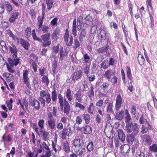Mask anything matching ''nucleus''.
<instances>
[{"label": "nucleus", "mask_w": 157, "mask_h": 157, "mask_svg": "<svg viewBox=\"0 0 157 157\" xmlns=\"http://www.w3.org/2000/svg\"><path fill=\"white\" fill-rule=\"evenodd\" d=\"M9 52L12 55V58L8 59V62L11 66H17L19 63V58L17 56L18 49L13 44L9 46Z\"/></svg>", "instance_id": "f257e3e1"}, {"label": "nucleus", "mask_w": 157, "mask_h": 157, "mask_svg": "<svg viewBox=\"0 0 157 157\" xmlns=\"http://www.w3.org/2000/svg\"><path fill=\"white\" fill-rule=\"evenodd\" d=\"M139 125L131 121V123L126 124L125 131L128 133H132L128 136L130 139L133 140L135 136H137L139 132Z\"/></svg>", "instance_id": "f03ea898"}, {"label": "nucleus", "mask_w": 157, "mask_h": 157, "mask_svg": "<svg viewBox=\"0 0 157 157\" xmlns=\"http://www.w3.org/2000/svg\"><path fill=\"white\" fill-rule=\"evenodd\" d=\"M83 17L80 16L77 19V21L79 22V24L78 25V23H77L76 20L74 19L73 21V27L72 29V33L75 36L76 35V27H77L78 29L79 30L81 28V23L82 22V21H81V20L82 19Z\"/></svg>", "instance_id": "7ed1b4c3"}, {"label": "nucleus", "mask_w": 157, "mask_h": 157, "mask_svg": "<svg viewBox=\"0 0 157 157\" xmlns=\"http://www.w3.org/2000/svg\"><path fill=\"white\" fill-rule=\"evenodd\" d=\"M51 34L48 33L47 34H44L41 36L42 41L43 40V42L42 46L43 47H46L50 45L51 44L50 40Z\"/></svg>", "instance_id": "20e7f679"}, {"label": "nucleus", "mask_w": 157, "mask_h": 157, "mask_svg": "<svg viewBox=\"0 0 157 157\" xmlns=\"http://www.w3.org/2000/svg\"><path fill=\"white\" fill-rule=\"evenodd\" d=\"M29 71L26 70L23 71V72L22 81L24 84L26 86L29 88H31L30 82V77L29 75Z\"/></svg>", "instance_id": "39448f33"}, {"label": "nucleus", "mask_w": 157, "mask_h": 157, "mask_svg": "<svg viewBox=\"0 0 157 157\" xmlns=\"http://www.w3.org/2000/svg\"><path fill=\"white\" fill-rule=\"evenodd\" d=\"M61 110V111L67 115L69 113L70 110V105L66 100V99H64V104H63V105L60 106Z\"/></svg>", "instance_id": "423d86ee"}, {"label": "nucleus", "mask_w": 157, "mask_h": 157, "mask_svg": "<svg viewBox=\"0 0 157 157\" xmlns=\"http://www.w3.org/2000/svg\"><path fill=\"white\" fill-rule=\"evenodd\" d=\"M64 41L66 45L68 46H71L73 43V37L72 36L69 35L68 32H66L63 37Z\"/></svg>", "instance_id": "0eeeda50"}, {"label": "nucleus", "mask_w": 157, "mask_h": 157, "mask_svg": "<svg viewBox=\"0 0 157 157\" xmlns=\"http://www.w3.org/2000/svg\"><path fill=\"white\" fill-rule=\"evenodd\" d=\"M29 102L31 105L34 108V109L39 110L40 108V103L39 101L33 98L29 99Z\"/></svg>", "instance_id": "6e6552de"}, {"label": "nucleus", "mask_w": 157, "mask_h": 157, "mask_svg": "<svg viewBox=\"0 0 157 157\" xmlns=\"http://www.w3.org/2000/svg\"><path fill=\"white\" fill-rule=\"evenodd\" d=\"M123 99L121 96L119 94L118 95L116 98L115 106V109L116 111H118L121 107Z\"/></svg>", "instance_id": "1a4fd4ad"}, {"label": "nucleus", "mask_w": 157, "mask_h": 157, "mask_svg": "<svg viewBox=\"0 0 157 157\" xmlns=\"http://www.w3.org/2000/svg\"><path fill=\"white\" fill-rule=\"evenodd\" d=\"M83 73L81 70H77L73 73L71 75L72 80L74 81L80 79L82 77Z\"/></svg>", "instance_id": "9d476101"}, {"label": "nucleus", "mask_w": 157, "mask_h": 157, "mask_svg": "<svg viewBox=\"0 0 157 157\" xmlns=\"http://www.w3.org/2000/svg\"><path fill=\"white\" fill-rule=\"evenodd\" d=\"M19 13L16 11L13 12L11 15L9 19V21L10 23H14L19 18Z\"/></svg>", "instance_id": "9b49d317"}, {"label": "nucleus", "mask_w": 157, "mask_h": 157, "mask_svg": "<svg viewBox=\"0 0 157 157\" xmlns=\"http://www.w3.org/2000/svg\"><path fill=\"white\" fill-rule=\"evenodd\" d=\"M17 43L21 44V45L26 50H28L30 46L29 41L25 40L21 38H19Z\"/></svg>", "instance_id": "f8f14e48"}, {"label": "nucleus", "mask_w": 157, "mask_h": 157, "mask_svg": "<svg viewBox=\"0 0 157 157\" xmlns=\"http://www.w3.org/2000/svg\"><path fill=\"white\" fill-rule=\"evenodd\" d=\"M72 144L75 148L77 147L83 146L84 142L82 140L80 139H75L72 141Z\"/></svg>", "instance_id": "ddd939ff"}, {"label": "nucleus", "mask_w": 157, "mask_h": 157, "mask_svg": "<svg viewBox=\"0 0 157 157\" xmlns=\"http://www.w3.org/2000/svg\"><path fill=\"white\" fill-rule=\"evenodd\" d=\"M117 132L118 134L119 139L122 142H124L125 140L126 136L123 130L122 129H118L117 130Z\"/></svg>", "instance_id": "4468645a"}, {"label": "nucleus", "mask_w": 157, "mask_h": 157, "mask_svg": "<svg viewBox=\"0 0 157 157\" xmlns=\"http://www.w3.org/2000/svg\"><path fill=\"white\" fill-rule=\"evenodd\" d=\"M116 113L115 118L118 120L121 121L124 118V111L122 109L120 111Z\"/></svg>", "instance_id": "2eb2a0df"}, {"label": "nucleus", "mask_w": 157, "mask_h": 157, "mask_svg": "<svg viewBox=\"0 0 157 157\" xmlns=\"http://www.w3.org/2000/svg\"><path fill=\"white\" fill-rule=\"evenodd\" d=\"M70 132L68 129L66 128H63L60 132V136L63 139H66V136H69L70 134Z\"/></svg>", "instance_id": "dca6fc26"}, {"label": "nucleus", "mask_w": 157, "mask_h": 157, "mask_svg": "<svg viewBox=\"0 0 157 157\" xmlns=\"http://www.w3.org/2000/svg\"><path fill=\"white\" fill-rule=\"evenodd\" d=\"M74 150L78 155H81L85 152V148L83 146L77 147L74 148Z\"/></svg>", "instance_id": "f3484780"}, {"label": "nucleus", "mask_w": 157, "mask_h": 157, "mask_svg": "<svg viewBox=\"0 0 157 157\" xmlns=\"http://www.w3.org/2000/svg\"><path fill=\"white\" fill-rule=\"evenodd\" d=\"M49 29V27L45 25H42L39 27L37 29V31L39 33L43 32V33L48 32Z\"/></svg>", "instance_id": "a211bd4d"}, {"label": "nucleus", "mask_w": 157, "mask_h": 157, "mask_svg": "<svg viewBox=\"0 0 157 157\" xmlns=\"http://www.w3.org/2000/svg\"><path fill=\"white\" fill-rule=\"evenodd\" d=\"M48 125L49 128L51 131L56 129V121L55 120L48 121Z\"/></svg>", "instance_id": "6ab92c4d"}, {"label": "nucleus", "mask_w": 157, "mask_h": 157, "mask_svg": "<svg viewBox=\"0 0 157 157\" xmlns=\"http://www.w3.org/2000/svg\"><path fill=\"white\" fill-rule=\"evenodd\" d=\"M114 74V72L113 70L112 69H109L105 72L104 76L105 78L109 80L110 79L112 76Z\"/></svg>", "instance_id": "aec40b11"}, {"label": "nucleus", "mask_w": 157, "mask_h": 157, "mask_svg": "<svg viewBox=\"0 0 157 157\" xmlns=\"http://www.w3.org/2000/svg\"><path fill=\"white\" fill-rule=\"evenodd\" d=\"M4 8L6 9L7 13H10L13 10L12 6L8 2L5 1L3 3Z\"/></svg>", "instance_id": "412c9836"}, {"label": "nucleus", "mask_w": 157, "mask_h": 157, "mask_svg": "<svg viewBox=\"0 0 157 157\" xmlns=\"http://www.w3.org/2000/svg\"><path fill=\"white\" fill-rule=\"evenodd\" d=\"M81 130H82L85 134H90L92 132V128L88 125L81 128Z\"/></svg>", "instance_id": "4be33fe9"}, {"label": "nucleus", "mask_w": 157, "mask_h": 157, "mask_svg": "<svg viewBox=\"0 0 157 157\" xmlns=\"http://www.w3.org/2000/svg\"><path fill=\"white\" fill-rule=\"evenodd\" d=\"M130 148L129 146L127 144H124V145H122L120 147L121 152L122 153L125 154L128 153L129 152Z\"/></svg>", "instance_id": "5701e85b"}, {"label": "nucleus", "mask_w": 157, "mask_h": 157, "mask_svg": "<svg viewBox=\"0 0 157 157\" xmlns=\"http://www.w3.org/2000/svg\"><path fill=\"white\" fill-rule=\"evenodd\" d=\"M107 32L105 29H103L101 30L99 36L101 38V43L102 42L103 40L106 39L107 36Z\"/></svg>", "instance_id": "b1692460"}, {"label": "nucleus", "mask_w": 157, "mask_h": 157, "mask_svg": "<svg viewBox=\"0 0 157 157\" xmlns=\"http://www.w3.org/2000/svg\"><path fill=\"white\" fill-rule=\"evenodd\" d=\"M136 136H135V138L133 140H132L130 139V136H128V141L129 143H131L132 144H133V143H134L135 145H133V146H134V148H137L138 146L139 141L136 139Z\"/></svg>", "instance_id": "393cba45"}, {"label": "nucleus", "mask_w": 157, "mask_h": 157, "mask_svg": "<svg viewBox=\"0 0 157 157\" xmlns=\"http://www.w3.org/2000/svg\"><path fill=\"white\" fill-rule=\"evenodd\" d=\"M82 97L81 92L79 91H77L74 96L76 100L79 103L82 101Z\"/></svg>", "instance_id": "a878e982"}, {"label": "nucleus", "mask_w": 157, "mask_h": 157, "mask_svg": "<svg viewBox=\"0 0 157 157\" xmlns=\"http://www.w3.org/2000/svg\"><path fill=\"white\" fill-rule=\"evenodd\" d=\"M151 128V126L148 123H147L145 125H143L142 126V130L141 131L142 134L146 133L149 129Z\"/></svg>", "instance_id": "bb28decb"}, {"label": "nucleus", "mask_w": 157, "mask_h": 157, "mask_svg": "<svg viewBox=\"0 0 157 157\" xmlns=\"http://www.w3.org/2000/svg\"><path fill=\"white\" fill-rule=\"evenodd\" d=\"M105 107L106 112L108 113H113L114 112L113 109V103H109Z\"/></svg>", "instance_id": "cd10ccee"}, {"label": "nucleus", "mask_w": 157, "mask_h": 157, "mask_svg": "<svg viewBox=\"0 0 157 157\" xmlns=\"http://www.w3.org/2000/svg\"><path fill=\"white\" fill-rule=\"evenodd\" d=\"M109 45H106L104 47L100 48L97 50V51L98 53H104L106 52L109 49Z\"/></svg>", "instance_id": "c85d7f7f"}, {"label": "nucleus", "mask_w": 157, "mask_h": 157, "mask_svg": "<svg viewBox=\"0 0 157 157\" xmlns=\"http://www.w3.org/2000/svg\"><path fill=\"white\" fill-rule=\"evenodd\" d=\"M131 119V116L129 114L127 109L125 110V121L126 124L131 123L130 121Z\"/></svg>", "instance_id": "c756f323"}, {"label": "nucleus", "mask_w": 157, "mask_h": 157, "mask_svg": "<svg viewBox=\"0 0 157 157\" xmlns=\"http://www.w3.org/2000/svg\"><path fill=\"white\" fill-rule=\"evenodd\" d=\"M31 28L29 27H27L25 30L24 36L27 38H29L31 36Z\"/></svg>", "instance_id": "7c9ffc66"}, {"label": "nucleus", "mask_w": 157, "mask_h": 157, "mask_svg": "<svg viewBox=\"0 0 157 157\" xmlns=\"http://www.w3.org/2000/svg\"><path fill=\"white\" fill-rule=\"evenodd\" d=\"M82 117L86 124H88L90 122L91 118L89 114L84 113L82 115Z\"/></svg>", "instance_id": "2f4dec72"}, {"label": "nucleus", "mask_w": 157, "mask_h": 157, "mask_svg": "<svg viewBox=\"0 0 157 157\" xmlns=\"http://www.w3.org/2000/svg\"><path fill=\"white\" fill-rule=\"evenodd\" d=\"M130 110L131 113L133 115H135L136 116L139 114L137 109H136V107L134 105L132 106Z\"/></svg>", "instance_id": "473e14b6"}, {"label": "nucleus", "mask_w": 157, "mask_h": 157, "mask_svg": "<svg viewBox=\"0 0 157 157\" xmlns=\"http://www.w3.org/2000/svg\"><path fill=\"white\" fill-rule=\"evenodd\" d=\"M63 147L64 151L66 153L68 152L70 150L69 143L67 141H66L64 143Z\"/></svg>", "instance_id": "72a5a7b5"}, {"label": "nucleus", "mask_w": 157, "mask_h": 157, "mask_svg": "<svg viewBox=\"0 0 157 157\" xmlns=\"http://www.w3.org/2000/svg\"><path fill=\"white\" fill-rule=\"evenodd\" d=\"M59 55L60 59L61 60L64 59L65 56H67V55L63 52V48L62 47H61L59 49Z\"/></svg>", "instance_id": "f704fd0d"}, {"label": "nucleus", "mask_w": 157, "mask_h": 157, "mask_svg": "<svg viewBox=\"0 0 157 157\" xmlns=\"http://www.w3.org/2000/svg\"><path fill=\"white\" fill-rule=\"evenodd\" d=\"M94 147L93 143L92 142H89L86 147L88 151L90 152L93 151Z\"/></svg>", "instance_id": "c9c22d12"}, {"label": "nucleus", "mask_w": 157, "mask_h": 157, "mask_svg": "<svg viewBox=\"0 0 157 157\" xmlns=\"http://www.w3.org/2000/svg\"><path fill=\"white\" fill-rule=\"evenodd\" d=\"M66 96L69 101H71L72 99V97L71 95V92L70 89H67L66 93Z\"/></svg>", "instance_id": "e433bc0d"}, {"label": "nucleus", "mask_w": 157, "mask_h": 157, "mask_svg": "<svg viewBox=\"0 0 157 157\" xmlns=\"http://www.w3.org/2000/svg\"><path fill=\"white\" fill-rule=\"evenodd\" d=\"M49 133L46 131H44L43 132L42 138L44 141H46L49 140Z\"/></svg>", "instance_id": "4c0bfd02"}, {"label": "nucleus", "mask_w": 157, "mask_h": 157, "mask_svg": "<svg viewBox=\"0 0 157 157\" xmlns=\"http://www.w3.org/2000/svg\"><path fill=\"white\" fill-rule=\"evenodd\" d=\"M36 60L30 59L29 61L30 63L31 64L32 67L34 69V71L35 72L37 71V67L35 63Z\"/></svg>", "instance_id": "58836bf2"}, {"label": "nucleus", "mask_w": 157, "mask_h": 157, "mask_svg": "<svg viewBox=\"0 0 157 157\" xmlns=\"http://www.w3.org/2000/svg\"><path fill=\"white\" fill-rule=\"evenodd\" d=\"M104 132L107 136L110 139L113 138L114 136V134L112 130H111L110 131L107 132H106V130L105 129Z\"/></svg>", "instance_id": "ea45409f"}, {"label": "nucleus", "mask_w": 157, "mask_h": 157, "mask_svg": "<svg viewBox=\"0 0 157 157\" xmlns=\"http://www.w3.org/2000/svg\"><path fill=\"white\" fill-rule=\"evenodd\" d=\"M95 109V107L93 103H91L88 108L87 111L90 114H93Z\"/></svg>", "instance_id": "a19ab883"}, {"label": "nucleus", "mask_w": 157, "mask_h": 157, "mask_svg": "<svg viewBox=\"0 0 157 157\" xmlns=\"http://www.w3.org/2000/svg\"><path fill=\"white\" fill-rule=\"evenodd\" d=\"M44 18V15H42L41 17L39 16L37 18L38 24V27L43 25V20Z\"/></svg>", "instance_id": "79ce46f5"}, {"label": "nucleus", "mask_w": 157, "mask_h": 157, "mask_svg": "<svg viewBox=\"0 0 157 157\" xmlns=\"http://www.w3.org/2000/svg\"><path fill=\"white\" fill-rule=\"evenodd\" d=\"M52 99L53 102H56L57 100V93L55 90L52 91Z\"/></svg>", "instance_id": "37998d69"}, {"label": "nucleus", "mask_w": 157, "mask_h": 157, "mask_svg": "<svg viewBox=\"0 0 157 157\" xmlns=\"http://www.w3.org/2000/svg\"><path fill=\"white\" fill-rule=\"evenodd\" d=\"M13 102V101L12 98H10V100H7L6 101L7 105L9 108V110H12V104Z\"/></svg>", "instance_id": "c03bdc74"}, {"label": "nucleus", "mask_w": 157, "mask_h": 157, "mask_svg": "<svg viewBox=\"0 0 157 157\" xmlns=\"http://www.w3.org/2000/svg\"><path fill=\"white\" fill-rule=\"evenodd\" d=\"M74 45L73 48L75 50H76L80 46V44L77 39H74Z\"/></svg>", "instance_id": "a18cd8bd"}, {"label": "nucleus", "mask_w": 157, "mask_h": 157, "mask_svg": "<svg viewBox=\"0 0 157 157\" xmlns=\"http://www.w3.org/2000/svg\"><path fill=\"white\" fill-rule=\"evenodd\" d=\"M53 0H46L47 9L50 10L52 7L53 4Z\"/></svg>", "instance_id": "49530a36"}, {"label": "nucleus", "mask_w": 157, "mask_h": 157, "mask_svg": "<svg viewBox=\"0 0 157 157\" xmlns=\"http://www.w3.org/2000/svg\"><path fill=\"white\" fill-rule=\"evenodd\" d=\"M90 66L89 65H87L83 68L84 73L87 76H88V74L90 73Z\"/></svg>", "instance_id": "de8ad7c7"}, {"label": "nucleus", "mask_w": 157, "mask_h": 157, "mask_svg": "<svg viewBox=\"0 0 157 157\" xmlns=\"http://www.w3.org/2000/svg\"><path fill=\"white\" fill-rule=\"evenodd\" d=\"M42 81L43 82L45 83L47 86L48 85L49 80L47 76H44L42 78Z\"/></svg>", "instance_id": "09e8293b"}, {"label": "nucleus", "mask_w": 157, "mask_h": 157, "mask_svg": "<svg viewBox=\"0 0 157 157\" xmlns=\"http://www.w3.org/2000/svg\"><path fill=\"white\" fill-rule=\"evenodd\" d=\"M127 70V75L128 78L132 80V75L131 72L130 68L127 67L126 68Z\"/></svg>", "instance_id": "8fccbe9b"}, {"label": "nucleus", "mask_w": 157, "mask_h": 157, "mask_svg": "<svg viewBox=\"0 0 157 157\" xmlns=\"http://www.w3.org/2000/svg\"><path fill=\"white\" fill-rule=\"evenodd\" d=\"M58 99L59 102L60 104V106L63 105V104L64 103V99H63V97L61 94H59L58 96Z\"/></svg>", "instance_id": "3c124183"}, {"label": "nucleus", "mask_w": 157, "mask_h": 157, "mask_svg": "<svg viewBox=\"0 0 157 157\" xmlns=\"http://www.w3.org/2000/svg\"><path fill=\"white\" fill-rule=\"evenodd\" d=\"M149 149L153 152H157V145L155 144H153L150 147Z\"/></svg>", "instance_id": "603ef678"}, {"label": "nucleus", "mask_w": 157, "mask_h": 157, "mask_svg": "<svg viewBox=\"0 0 157 157\" xmlns=\"http://www.w3.org/2000/svg\"><path fill=\"white\" fill-rule=\"evenodd\" d=\"M52 145L53 149L56 152L57 151H60L61 150V147L59 146H57L56 147V144L53 141H52Z\"/></svg>", "instance_id": "864d4df0"}, {"label": "nucleus", "mask_w": 157, "mask_h": 157, "mask_svg": "<svg viewBox=\"0 0 157 157\" xmlns=\"http://www.w3.org/2000/svg\"><path fill=\"white\" fill-rule=\"evenodd\" d=\"M75 106L79 108L80 109L82 110H83L85 109L84 106L78 101L75 102Z\"/></svg>", "instance_id": "5fc2aeb1"}, {"label": "nucleus", "mask_w": 157, "mask_h": 157, "mask_svg": "<svg viewBox=\"0 0 157 157\" xmlns=\"http://www.w3.org/2000/svg\"><path fill=\"white\" fill-rule=\"evenodd\" d=\"M86 36V33L84 31V30H82L79 35V40L80 41H82L83 38Z\"/></svg>", "instance_id": "6e6d98bb"}, {"label": "nucleus", "mask_w": 157, "mask_h": 157, "mask_svg": "<svg viewBox=\"0 0 157 157\" xmlns=\"http://www.w3.org/2000/svg\"><path fill=\"white\" fill-rule=\"evenodd\" d=\"M109 86V84L108 83L105 82L100 87L102 89L104 90H106L108 89Z\"/></svg>", "instance_id": "4d7b16f0"}, {"label": "nucleus", "mask_w": 157, "mask_h": 157, "mask_svg": "<svg viewBox=\"0 0 157 157\" xmlns=\"http://www.w3.org/2000/svg\"><path fill=\"white\" fill-rule=\"evenodd\" d=\"M40 148L42 149L43 150H44V149L46 150H48L49 148V147L48 146V145L46 144V143L44 142H42L41 143V144L40 145Z\"/></svg>", "instance_id": "13d9d810"}, {"label": "nucleus", "mask_w": 157, "mask_h": 157, "mask_svg": "<svg viewBox=\"0 0 157 157\" xmlns=\"http://www.w3.org/2000/svg\"><path fill=\"white\" fill-rule=\"evenodd\" d=\"M83 58L84 62L86 63H89L90 60V57L87 54H85L83 56Z\"/></svg>", "instance_id": "bf43d9fd"}, {"label": "nucleus", "mask_w": 157, "mask_h": 157, "mask_svg": "<svg viewBox=\"0 0 157 157\" xmlns=\"http://www.w3.org/2000/svg\"><path fill=\"white\" fill-rule=\"evenodd\" d=\"M45 121L43 119H41L40 120L38 123V125L40 128H44V124Z\"/></svg>", "instance_id": "052dcab7"}, {"label": "nucleus", "mask_w": 157, "mask_h": 157, "mask_svg": "<svg viewBox=\"0 0 157 157\" xmlns=\"http://www.w3.org/2000/svg\"><path fill=\"white\" fill-rule=\"evenodd\" d=\"M82 119L81 117L79 116H78L76 117V123L78 125H79L81 124L82 122Z\"/></svg>", "instance_id": "680f3d73"}, {"label": "nucleus", "mask_w": 157, "mask_h": 157, "mask_svg": "<svg viewBox=\"0 0 157 157\" xmlns=\"http://www.w3.org/2000/svg\"><path fill=\"white\" fill-rule=\"evenodd\" d=\"M94 88L92 85L90 87V92L88 94L90 98L91 97H92L94 96Z\"/></svg>", "instance_id": "e2e57ef3"}, {"label": "nucleus", "mask_w": 157, "mask_h": 157, "mask_svg": "<svg viewBox=\"0 0 157 157\" xmlns=\"http://www.w3.org/2000/svg\"><path fill=\"white\" fill-rule=\"evenodd\" d=\"M48 93H47L45 90H42L40 92V95L41 97L40 98H44L46 97L48 95Z\"/></svg>", "instance_id": "0e129e2a"}, {"label": "nucleus", "mask_w": 157, "mask_h": 157, "mask_svg": "<svg viewBox=\"0 0 157 157\" xmlns=\"http://www.w3.org/2000/svg\"><path fill=\"white\" fill-rule=\"evenodd\" d=\"M23 5L27 6L29 5V0H18Z\"/></svg>", "instance_id": "69168bd1"}, {"label": "nucleus", "mask_w": 157, "mask_h": 157, "mask_svg": "<svg viewBox=\"0 0 157 157\" xmlns=\"http://www.w3.org/2000/svg\"><path fill=\"white\" fill-rule=\"evenodd\" d=\"M95 120L96 122L98 124H100L102 121L101 117L99 114L97 115Z\"/></svg>", "instance_id": "338daca9"}, {"label": "nucleus", "mask_w": 157, "mask_h": 157, "mask_svg": "<svg viewBox=\"0 0 157 157\" xmlns=\"http://www.w3.org/2000/svg\"><path fill=\"white\" fill-rule=\"evenodd\" d=\"M27 155L28 157H37V153H35L34 152L32 153L31 151L29 152Z\"/></svg>", "instance_id": "774afa93"}]
</instances>
